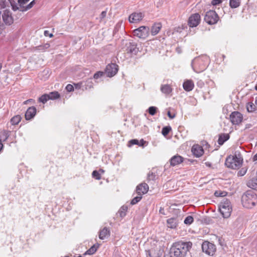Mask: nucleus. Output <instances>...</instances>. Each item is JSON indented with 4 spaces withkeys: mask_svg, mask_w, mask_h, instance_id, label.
Wrapping results in <instances>:
<instances>
[{
    "mask_svg": "<svg viewBox=\"0 0 257 257\" xmlns=\"http://www.w3.org/2000/svg\"><path fill=\"white\" fill-rule=\"evenodd\" d=\"M190 241H178L173 243L170 248V257H185L192 247Z\"/></svg>",
    "mask_w": 257,
    "mask_h": 257,
    "instance_id": "1",
    "label": "nucleus"
},
{
    "mask_svg": "<svg viewBox=\"0 0 257 257\" xmlns=\"http://www.w3.org/2000/svg\"><path fill=\"white\" fill-rule=\"evenodd\" d=\"M241 202L244 207L251 208L257 203V195L253 191L248 190L242 195Z\"/></svg>",
    "mask_w": 257,
    "mask_h": 257,
    "instance_id": "2",
    "label": "nucleus"
},
{
    "mask_svg": "<svg viewBox=\"0 0 257 257\" xmlns=\"http://www.w3.org/2000/svg\"><path fill=\"white\" fill-rule=\"evenodd\" d=\"M242 161L243 159L240 153L235 152L234 156H229L226 158L225 164L229 168L237 169L241 165Z\"/></svg>",
    "mask_w": 257,
    "mask_h": 257,
    "instance_id": "3",
    "label": "nucleus"
},
{
    "mask_svg": "<svg viewBox=\"0 0 257 257\" xmlns=\"http://www.w3.org/2000/svg\"><path fill=\"white\" fill-rule=\"evenodd\" d=\"M219 209L224 218H228L230 216L232 211L230 201L226 198H223L220 203Z\"/></svg>",
    "mask_w": 257,
    "mask_h": 257,
    "instance_id": "4",
    "label": "nucleus"
},
{
    "mask_svg": "<svg viewBox=\"0 0 257 257\" xmlns=\"http://www.w3.org/2000/svg\"><path fill=\"white\" fill-rule=\"evenodd\" d=\"M219 20V17L215 11L210 10L206 12L204 21L209 25L216 24Z\"/></svg>",
    "mask_w": 257,
    "mask_h": 257,
    "instance_id": "5",
    "label": "nucleus"
},
{
    "mask_svg": "<svg viewBox=\"0 0 257 257\" xmlns=\"http://www.w3.org/2000/svg\"><path fill=\"white\" fill-rule=\"evenodd\" d=\"M149 28L146 26H141L133 31L134 35L141 39H146L149 34Z\"/></svg>",
    "mask_w": 257,
    "mask_h": 257,
    "instance_id": "6",
    "label": "nucleus"
},
{
    "mask_svg": "<svg viewBox=\"0 0 257 257\" xmlns=\"http://www.w3.org/2000/svg\"><path fill=\"white\" fill-rule=\"evenodd\" d=\"M122 49L126 53L134 55H136L139 51L137 44L135 43L130 42H126Z\"/></svg>",
    "mask_w": 257,
    "mask_h": 257,
    "instance_id": "7",
    "label": "nucleus"
},
{
    "mask_svg": "<svg viewBox=\"0 0 257 257\" xmlns=\"http://www.w3.org/2000/svg\"><path fill=\"white\" fill-rule=\"evenodd\" d=\"M147 257H161L163 250L160 245H156L155 247L146 250Z\"/></svg>",
    "mask_w": 257,
    "mask_h": 257,
    "instance_id": "8",
    "label": "nucleus"
},
{
    "mask_svg": "<svg viewBox=\"0 0 257 257\" xmlns=\"http://www.w3.org/2000/svg\"><path fill=\"white\" fill-rule=\"evenodd\" d=\"M202 249L203 252L208 255H213L216 250L215 245L208 241H205L202 244Z\"/></svg>",
    "mask_w": 257,
    "mask_h": 257,
    "instance_id": "9",
    "label": "nucleus"
},
{
    "mask_svg": "<svg viewBox=\"0 0 257 257\" xmlns=\"http://www.w3.org/2000/svg\"><path fill=\"white\" fill-rule=\"evenodd\" d=\"M30 0H18V3H16L14 0L10 1V3L12 9L16 11L19 10L23 12V9H25L26 4L29 2Z\"/></svg>",
    "mask_w": 257,
    "mask_h": 257,
    "instance_id": "10",
    "label": "nucleus"
},
{
    "mask_svg": "<svg viewBox=\"0 0 257 257\" xmlns=\"http://www.w3.org/2000/svg\"><path fill=\"white\" fill-rule=\"evenodd\" d=\"M230 119L233 124H239L242 121L243 117L239 112L234 111L230 115Z\"/></svg>",
    "mask_w": 257,
    "mask_h": 257,
    "instance_id": "11",
    "label": "nucleus"
},
{
    "mask_svg": "<svg viewBox=\"0 0 257 257\" xmlns=\"http://www.w3.org/2000/svg\"><path fill=\"white\" fill-rule=\"evenodd\" d=\"M2 19L5 24L7 25H11L13 23V18L12 16V13L10 10H5L4 11L2 14Z\"/></svg>",
    "mask_w": 257,
    "mask_h": 257,
    "instance_id": "12",
    "label": "nucleus"
},
{
    "mask_svg": "<svg viewBox=\"0 0 257 257\" xmlns=\"http://www.w3.org/2000/svg\"><path fill=\"white\" fill-rule=\"evenodd\" d=\"M118 66L114 63H111L106 66L105 73L109 77H112L116 74L118 71Z\"/></svg>",
    "mask_w": 257,
    "mask_h": 257,
    "instance_id": "13",
    "label": "nucleus"
},
{
    "mask_svg": "<svg viewBox=\"0 0 257 257\" xmlns=\"http://www.w3.org/2000/svg\"><path fill=\"white\" fill-rule=\"evenodd\" d=\"M200 21V16L196 13L191 16L189 19L188 25L190 27H194L198 25Z\"/></svg>",
    "mask_w": 257,
    "mask_h": 257,
    "instance_id": "14",
    "label": "nucleus"
},
{
    "mask_svg": "<svg viewBox=\"0 0 257 257\" xmlns=\"http://www.w3.org/2000/svg\"><path fill=\"white\" fill-rule=\"evenodd\" d=\"M144 17L142 13H133L129 16L128 20L130 23H135L142 20Z\"/></svg>",
    "mask_w": 257,
    "mask_h": 257,
    "instance_id": "15",
    "label": "nucleus"
},
{
    "mask_svg": "<svg viewBox=\"0 0 257 257\" xmlns=\"http://www.w3.org/2000/svg\"><path fill=\"white\" fill-rule=\"evenodd\" d=\"M149 190V186L145 183L139 185L136 188V191L138 195H142L147 193Z\"/></svg>",
    "mask_w": 257,
    "mask_h": 257,
    "instance_id": "16",
    "label": "nucleus"
},
{
    "mask_svg": "<svg viewBox=\"0 0 257 257\" xmlns=\"http://www.w3.org/2000/svg\"><path fill=\"white\" fill-rule=\"evenodd\" d=\"M36 114V107L34 106L30 107L26 112L25 118L27 120H30L35 116Z\"/></svg>",
    "mask_w": 257,
    "mask_h": 257,
    "instance_id": "17",
    "label": "nucleus"
},
{
    "mask_svg": "<svg viewBox=\"0 0 257 257\" xmlns=\"http://www.w3.org/2000/svg\"><path fill=\"white\" fill-rule=\"evenodd\" d=\"M191 151L193 154L197 157L201 156L204 153V151L202 147L198 145H194L192 148Z\"/></svg>",
    "mask_w": 257,
    "mask_h": 257,
    "instance_id": "18",
    "label": "nucleus"
},
{
    "mask_svg": "<svg viewBox=\"0 0 257 257\" xmlns=\"http://www.w3.org/2000/svg\"><path fill=\"white\" fill-rule=\"evenodd\" d=\"M183 86L185 90L190 91L193 89L194 84L192 80H187L183 83Z\"/></svg>",
    "mask_w": 257,
    "mask_h": 257,
    "instance_id": "19",
    "label": "nucleus"
},
{
    "mask_svg": "<svg viewBox=\"0 0 257 257\" xmlns=\"http://www.w3.org/2000/svg\"><path fill=\"white\" fill-rule=\"evenodd\" d=\"M183 161V158L180 156H174L170 160V164L172 166H176L180 164Z\"/></svg>",
    "mask_w": 257,
    "mask_h": 257,
    "instance_id": "20",
    "label": "nucleus"
},
{
    "mask_svg": "<svg viewBox=\"0 0 257 257\" xmlns=\"http://www.w3.org/2000/svg\"><path fill=\"white\" fill-rule=\"evenodd\" d=\"M110 235V230L106 227H104L99 231V238L100 239H104L106 237Z\"/></svg>",
    "mask_w": 257,
    "mask_h": 257,
    "instance_id": "21",
    "label": "nucleus"
},
{
    "mask_svg": "<svg viewBox=\"0 0 257 257\" xmlns=\"http://www.w3.org/2000/svg\"><path fill=\"white\" fill-rule=\"evenodd\" d=\"M168 226L171 228H175L178 223V220L176 218H171L167 221Z\"/></svg>",
    "mask_w": 257,
    "mask_h": 257,
    "instance_id": "22",
    "label": "nucleus"
},
{
    "mask_svg": "<svg viewBox=\"0 0 257 257\" xmlns=\"http://www.w3.org/2000/svg\"><path fill=\"white\" fill-rule=\"evenodd\" d=\"M161 28H162V25L161 23H159L155 24L152 27V29H151L152 35H154V36L157 35L160 31Z\"/></svg>",
    "mask_w": 257,
    "mask_h": 257,
    "instance_id": "23",
    "label": "nucleus"
},
{
    "mask_svg": "<svg viewBox=\"0 0 257 257\" xmlns=\"http://www.w3.org/2000/svg\"><path fill=\"white\" fill-rule=\"evenodd\" d=\"M83 82L84 83L83 88L86 90L91 89L93 86V79L91 78H88Z\"/></svg>",
    "mask_w": 257,
    "mask_h": 257,
    "instance_id": "24",
    "label": "nucleus"
},
{
    "mask_svg": "<svg viewBox=\"0 0 257 257\" xmlns=\"http://www.w3.org/2000/svg\"><path fill=\"white\" fill-rule=\"evenodd\" d=\"M229 138V136L228 134H223L220 135H219L218 140V143L220 145H222L223 144V143L228 140Z\"/></svg>",
    "mask_w": 257,
    "mask_h": 257,
    "instance_id": "25",
    "label": "nucleus"
},
{
    "mask_svg": "<svg viewBox=\"0 0 257 257\" xmlns=\"http://www.w3.org/2000/svg\"><path fill=\"white\" fill-rule=\"evenodd\" d=\"M172 88L170 85L168 84L162 85L161 87V91L165 94H168L172 92Z\"/></svg>",
    "mask_w": 257,
    "mask_h": 257,
    "instance_id": "26",
    "label": "nucleus"
},
{
    "mask_svg": "<svg viewBox=\"0 0 257 257\" xmlns=\"http://www.w3.org/2000/svg\"><path fill=\"white\" fill-rule=\"evenodd\" d=\"M99 246V244H97V243L94 244L89 249H88L86 251V252L85 253V254H88L90 255V254H94L96 251Z\"/></svg>",
    "mask_w": 257,
    "mask_h": 257,
    "instance_id": "27",
    "label": "nucleus"
},
{
    "mask_svg": "<svg viewBox=\"0 0 257 257\" xmlns=\"http://www.w3.org/2000/svg\"><path fill=\"white\" fill-rule=\"evenodd\" d=\"M241 0H230L229 6L231 8H236L240 6Z\"/></svg>",
    "mask_w": 257,
    "mask_h": 257,
    "instance_id": "28",
    "label": "nucleus"
},
{
    "mask_svg": "<svg viewBox=\"0 0 257 257\" xmlns=\"http://www.w3.org/2000/svg\"><path fill=\"white\" fill-rule=\"evenodd\" d=\"M9 137V132L4 131L0 134V142L6 141Z\"/></svg>",
    "mask_w": 257,
    "mask_h": 257,
    "instance_id": "29",
    "label": "nucleus"
},
{
    "mask_svg": "<svg viewBox=\"0 0 257 257\" xmlns=\"http://www.w3.org/2000/svg\"><path fill=\"white\" fill-rule=\"evenodd\" d=\"M49 99H55L60 97V94L57 91H53L47 94Z\"/></svg>",
    "mask_w": 257,
    "mask_h": 257,
    "instance_id": "30",
    "label": "nucleus"
},
{
    "mask_svg": "<svg viewBox=\"0 0 257 257\" xmlns=\"http://www.w3.org/2000/svg\"><path fill=\"white\" fill-rule=\"evenodd\" d=\"M21 117L20 115H18L14 116L11 119V122L13 125H16L21 121Z\"/></svg>",
    "mask_w": 257,
    "mask_h": 257,
    "instance_id": "31",
    "label": "nucleus"
},
{
    "mask_svg": "<svg viewBox=\"0 0 257 257\" xmlns=\"http://www.w3.org/2000/svg\"><path fill=\"white\" fill-rule=\"evenodd\" d=\"M127 210V206L125 205H123L120 208L118 213L120 217H123L125 215V212Z\"/></svg>",
    "mask_w": 257,
    "mask_h": 257,
    "instance_id": "32",
    "label": "nucleus"
},
{
    "mask_svg": "<svg viewBox=\"0 0 257 257\" xmlns=\"http://www.w3.org/2000/svg\"><path fill=\"white\" fill-rule=\"evenodd\" d=\"M246 108L248 112H253L256 109V106L252 102L248 103L246 105Z\"/></svg>",
    "mask_w": 257,
    "mask_h": 257,
    "instance_id": "33",
    "label": "nucleus"
},
{
    "mask_svg": "<svg viewBox=\"0 0 257 257\" xmlns=\"http://www.w3.org/2000/svg\"><path fill=\"white\" fill-rule=\"evenodd\" d=\"M48 100H49V97L47 94H44L42 95L39 98V101L45 104Z\"/></svg>",
    "mask_w": 257,
    "mask_h": 257,
    "instance_id": "34",
    "label": "nucleus"
},
{
    "mask_svg": "<svg viewBox=\"0 0 257 257\" xmlns=\"http://www.w3.org/2000/svg\"><path fill=\"white\" fill-rule=\"evenodd\" d=\"M171 130V127L170 126H165L163 127L162 130V134L164 136H166L168 135Z\"/></svg>",
    "mask_w": 257,
    "mask_h": 257,
    "instance_id": "35",
    "label": "nucleus"
},
{
    "mask_svg": "<svg viewBox=\"0 0 257 257\" xmlns=\"http://www.w3.org/2000/svg\"><path fill=\"white\" fill-rule=\"evenodd\" d=\"M193 217L192 216L189 215L185 218L184 221V223L185 224L190 225L193 222Z\"/></svg>",
    "mask_w": 257,
    "mask_h": 257,
    "instance_id": "36",
    "label": "nucleus"
},
{
    "mask_svg": "<svg viewBox=\"0 0 257 257\" xmlns=\"http://www.w3.org/2000/svg\"><path fill=\"white\" fill-rule=\"evenodd\" d=\"M156 175L155 173L150 172L147 175V181L149 182L151 180H155L156 179Z\"/></svg>",
    "mask_w": 257,
    "mask_h": 257,
    "instance_id": "37",
    "label": "nucleus"
},
{
    "mask_svg": "<svg viewBox=\"0 0 257 257\" xmlns=\"http://www.w3.org/2000/svg\"><path fill=\"white\" fill-rule=\"evenodd\" d=\"M142 198V195H139L136 197H135L134 198H133L131 202V204L133 205H135L136 204H137L138 202H139Z\"/></svg>",
    "mask_w": 257,
    "mask_h": 257,
    "instance_id": "38",
    "label": "nucleus"
},
{
    "mask_svg": "<svg viewBox=\"0 0 257 257\" xmlns=\"http://www.w3.org/2000/svg\"><path fill=\"white\" fill-rule=\"evenodd\" d=\"M157 108L155 106H150L148 109V112L151 115H154L157 112Z\"/></svg>",
    "mask_w": 257,
    "mask_h": 257,
    "instance_id": "39",
    "label": "nucleus"
},
{
    "mask_svg": "<svg viewBox=\"0 0 257 257\" xmlns=\"http://www.w3.org/2000/svg\"><path fill=\"white\" fill-rule=\"evenodd\" d=\"M36 4V2L35 0L32 1L29 4L27 5L25 9H23V12L26 11L27 10H30L31 9L34 5Z\"/></svg>",
    "mask_w": 257,
    "mask_h": 257,
    "instance_id": "40",
    "label": "nucleus"
},
{
    "mask_svg": "<svg viewBox=\"0 0 257 257\" xmlns=\"http://www.w3.org/2000/svg\"><path fill=\"white\" fill-rule=\"evenodd\" d=\"M227 193L224 191H216L214 193V195L216 197H224L226 195Z\"/></svg>",
    "mask_w": 257,
    "mask_h": 257,
    "instance_id": "41",
    "label": "nucleus"
},
{
    "mask_svg": "<svg viewBox=\"0 0 257 257\" xmlns=\"http://www.w3.org/2000/svg\"><path fill=\"white\" fill-rule=\"evenodd\" d=\"M50 47L49 44L46 43L43 45H40L37 47V49L39 50H44Z\"/></svg>",
    "mask_w": 257,
    "mask_h": 257,
    "instance_id": "42",
    "label": "nucleus"
},
{
    "mask_svg": "<svg viewBox=\"0 0 257 257\" xmlns=\"http://www.w3.org/2000/svg\"><path fill=\"white\" fill-rule=\"evenodd\" d=\"M92 175L93 178H95L97 180H100L101 178L100 174L98 171L96 170L93 171Z\"/></svg>",
    "mask_w": 257,
    "mask_h": 257,
    "instance_id": "43",
    "label": "nucleus"
},
{
    "mask_svg": "<svg viewBox=\"0 0 257 257\" xmlns=\"http://www.w3.org/2000/svg\"><path fill=\"white\" fill-rule=\"evenodd\" d=\"M103 72L101 71H98L95 73L93 75L94 79H97L98 78L101 77L103 75Z\"/></svg>",
    "mask_w": 257,
    "mask_h": 257,
    "instance_id": "44",
    "label": "nucleus"
},
{
    "mask_svg": "<svg viewBox=\"0 0 257 257\" xmlns=\"http://www.w3.org/2000/svg\"><path fill=\"white\" fill-rule=\"evenodd\" d=\"M247 171V169L245 168H242L237 173L238 176H243L244 175Z\"/></svg>",
    "mask_w": 257,
    "mask_h": 257,
    "instance_id": "45",
    "label": "nucleus"
},
{
    "mask_svg": "<svg viewBox=\"0 0 257 257\" xmlns=\"http://www.w3.org/2000/svg\"><path fill=\"white\" fill-rule=\"evenodd\" d=\"M66 89L67 90V91L71 92L72 91H73L74 87L72 85L69 84L66 86Z\"/></svg>",
    "mask_w": 257,
    "mask_h": 257,
    "instance_id": "46",
    "label": "nucleus"
},
{
    "mask_svg": "<svg viewBox=\"0 0 257 257\" xmlns=\"http://www.w3.org/2000/svg\"><path fill=\"white\" fill-rule=\"evenodd\" d=\"M83 83H84L83 82H81L78 83H75L74 85L76 89H79L83 87Z\"/></svg>",
    "mask_w": 257,
    "mask_h": 257,
    "instance_id": "47",
    "label": "nucleus"
},
{
    "mask_svg": "<svg viewBox=\"0 0 257 257\" xmlns=\"http://www.w3.org/2000/svg\"><path fill=\"white\" fill-rule=\"evenodd\" d=\"M222 0H212L211 4L213 6L217 5L222 2Z\"/></svg>",
    "mask_w": 257,
    "mask_h": 257,
    "instance_id": "48",
    "label": "nucleus"
},
{
    "mask_svg": "<svg viewBox=\"0 0 257 257\" xmlns=\"http://www.w3.org/2000/svg\"><path fill=\"white\" fill-rule=\"evenodd\" d=\"M130 143L132 145H138L139 146V141L138 140H137V139L131 140L130 141Z\"/></svg>",
    "mask_w": 257,
    "mask_h": 257,
    "instance_id": "49",
    "label": "nucleus"
},
{
    "mask_svg": "<svg viewBox=\"0 0 257 257\" xmlns=\"http://www.w3.org/2000/svg\"><path fill=\"white\" fill-rule=\"evenodd\" d=\"M167 115L168 117L171 119H173L176 116V114L175 113L172 114L170 111H168Z\"/></svg>",
    "mask_w": 257,
    "mask_h": 257,
    "instance_id": "50",
    "label": "nucleus"
},
{
    "mask_svg": "<svg viewBox=\"0 0 257 257\" xmlns=\"http://www.w3.org/2000/svg\"><path fill=\"white\" fill-rule=\"evenodd\" d=\"M106 11L102 12V13H101V14L100 15V19L101 20H102V19H103L104 18H105L106 17Z\"/></svg>",
    "mask_w": 257,
    "mask_h": 257,
    "instance_id": "51",
    "label": "nucleus"
},
{
    "mask_svg": "<svg viewBox=\"0 0 257 257\" xmlns=\"http://www.w3.org/2000/svg\"><path fill=\"white\" fill-rule=\"evenodd\" d=\"M44 35L45 36H49L50 37H53V34H49V32L48 31H45L44 32Z\"/></svg>",
    "mask_w": 257,
    "mask_h": 257,
    "instance_id": "52",
    "label": "nucleus"
},
{
    "mask_svg": "<svg viewBox=\"0 0 257 257\" xmlns=\"http://www.w3.org/2000/svg\"><path fill=\"white\" fill-rule=\"evenodd\" d=\"M146 143V141H145L144 140H141L140 142H139V146H143L144 144Z\"/></svg>",
    "mask_w": 257,
    "mask_h": 257,
    "instance_id": "53",
    "label": "nucleus"
},
{
    "mask_svg": "<svg viewBox=\"0 0 257 257\" xmlns=\"http://www.w3.org/2000/svg\"><path fill=\"white\" fill-rule=\"evenodd\" d=\"M31 101H34V100H33V99H28V100H26V101H24V104H27L28 102H31Z\"/></svg>",
    "mask_w": 257,
    "mask_h": 257,
    "instance_id": "54",
    "label": "nucleus"
},
{
    "mask_svg": "<svg viewBox=\"0 0 257 257\" xmlns=\"http://www.w3.org/2000/svg\"><path fill=\"white\" fill-rule=\"evenodd\" d=\"M252 160L255 162L257 160V153L253 157Z\"/></svg>",
    "mask_w": 257,
    "mask_h": 257,
    "instance_id": "55",
    "label": "nucleus"
},
{
    "mask_svg": "<svg viewBox=\"0 0 257 257\" xmlns=\"http://www.w3.org/2000/svg\"><path fill=\"white\" fill-rule=\"evenodd\" d=\"M159 212L160 213H162L163 214H164V209L162 207L160 208V210H159Z\"/></svg>",
    "mask_w": 257,
    "mask_h": 257,
    "instance_id": "56",
    "label": "nucleus"
},
{
    "mask_svg": "<svg viewBox=\"0 0 257 257\" xmlns=\"http://www.w3.org/2000/svg\"><path fill=\"white\" fill-rule=\"evenodd\" d=\"M3 148V145L2 143V142H0V151L2 150Z\"/></svg>",
    "mask_w": 257,
    "mask_h": 257,
    "instance_id": "57",
    "label": "nucleus"
},
{
    "mask_svg": "<svg viewBox=\"0 0 257 257\" xmlns=\"http://www.w3.org/2000/svg\"><path fill=\"white\" fill-rule=\"evenodd\" d=\"M255 105H256L257 106V97H255V101H254V104Z\"/></svg>",
    "mask_w": 257,
    "mask_h": 257,
    "instance_id": "58",
    "label": "nucleus"
},
{
    "mask_svg": "<svg viewBox=\"0 0 257 257\" xmlns=\"http://www.w3.org/2000/svg\"><path fill=\"white\" fill-rule=\"evenodd\" d=\"M2 68V63H0V71L1 70Z\"/></svg>",
    "mask_w": 257,
    "mask_h": 257,
    "instance_id": "59",
    "label": "nucleus"
},
{
    "mask_svg": "<svg viewBox=\"0 0 257 257\" xmlns=\"http://www.w3.org/2000/svg\"><path fill=\"white\" fill-rule=\"evenodd\" d=\"M254 89L257 91V84L255 86Z\"/></svg>",
    "mask_w": 257,
    "mask_h": 257,
    "instance_id": "60",
    "label": "nucleus"
},
{
    "mask_svg": "<svg viewBox=\"0 0 257 257\" xmlns=\"http://www.w3.org/2000/svg\"><path fill=\"white\" fill-rule=\"evenodd\" d=\"M99 171H101V172H104V171H103V170H102V169H100V170H99Z\"/></svg>",
    "mask_w": 257,
    "mask_h": 257,
    "instance_id": "61",
    "label": "nucleus"
},
{
    "mask_svg": "<svg viewBox=\"0 0 257 257\" xmlns=\"http://www.w3.org/2000/svg\"><path fill=\"white\" fill-rule=\"evenodd\" d=\"M222 57H223V58H225V56L224 55H222Z\"/></svg>",
    "mask_w": 257,
    "mask_h": 257,
    "instance_id": "62",
    "label": "nucleus"
}]
</instances>
